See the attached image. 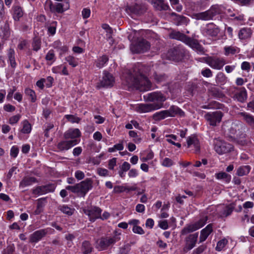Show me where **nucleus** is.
<instances>
[{
  "mask_svg": "<svg viewBox=\"0 0 254 254\" xmlns=\"http://www.w3.org/2000/svg\"><path fill=\"white\" fill-rule=\"evenodd\" d=\"M162 165L163 166L169 167L173 165V162L171 159L169 158H165L163 160L162 162Z\"/></svg>",
  "mask_w": 254,
  "mask_h": 254,
  "instance_id": "864d4df0",
  "label": "nucleus"
},
{
  "mask_svg": "<svg viewBox=\"0 0 254 254\" xmlns=\"http://www.w3.org/2000/svg\"><path fill=\"white\" fill-rule=\"evenodd\" d=\"M120 239V238L117 235L112 237H102L96 241L95 247L99 251L105 250L111 245L114 244L116 242L119 241Z\"/></svg>",
  "mask_w": 254,
  "mask_h": 254,
  "instance_id": "20e7f679",
  "label": "nucleus"
},
{
  "mask_svg": "<svg viewBox=\"0 0 254 254\" xmlns=\"http://www.w3.org/2000/svg\"><path fill=\"white\" fill-rule=\"evenodd\" d=\"M144 68L143 65H139L129 71L126 79L129 86H133L140 91L150 89L151 83L141 70Z\"/></svg>",
  "mask_w": 254,
  "mask_h": 254,
  "instance_id": "f257e3e1",
  "label": "nucleus"
},
{
  "mask_svg": "<svg viewBox=\"0 0 254 254\" xmlns=\"http://www.w3.org/2000/svg\"><path fill=\"white\" fill-rule=\"evenodd\" d=\"M59 209L62 212L69 216L71 215L74 211V209H72L68 207L67 206L64 205L60 206L59 207Z\"/></svg>",
  "mask_w": 254,
  "mask_h": 254,
  "instance_id": "ea45409f",
  "label": "nucleus"
},
{
  "mask_svg": "<svg viewBox=\"0 0 254 254\" xmlns=\"http://www.w3.org/2000/svg\"><path fill=\"white\" fill-rule=\"evenodd\" d=\"M162 112L156 113L153 115V118L155 120H161L164 119V116L162 114Z\"/></svg>",
  "mask_w": 254,
  "mask_h": 254,
  "instance_id": "338daca9",
  "label": "nucleus"
},
{
  "mask_svg": "<svg viewBox=\"0 0 254 254\" xmlns=\"http://www.w3.org/2000/svg\"><path fill=\"white\" fill-rule=\"evenodd\" d=\"M146 101L149 102L157 101V103H160L162 105V102L166 100L165 97L161 92H152L148 94L146 96H144Z\"/></svg>",
  "mask_w": 254,
  "mask_h": 254,
  "instance_id": "4468645a",
  "label": "nucleus"
},
{
  "mask_svg": "<svg viewBox=\"0 0 254 254\" xmlns=\"http://www.w3.org/2000/svg\"><path fill=\"white\" fill-rule=\"evenodd\" d=\"M146 9L144 5L135 3L132 5H127L125 10L129 15H140L143 13Z\"/></svg>",
  "mask_w": 254,
  "mask_h": 254,
  "instance_id": "9b49d317",
  "label": "nucleus"
},
{
  "mask_svg": "<svg viewBox=\"0 0 254 254\" xmlns=\"http://www.w3.org/2000/svg\"><path fill=\"white\" fill-rule=\"evenodd\" d=\"M162 107L160 103L140 104L136 107L139 113H147L160 109Z\"/></svg>",
  "mask_w": 254,
  "mask_h": 254,
  "instance_id": "1a4fd4ad",
  "label": "nucleus"
},
{
  "mask_svg": "<svg viewBox=\"0 0 254 254\" xmlns=\"http://www.w3.org/2000/svg\"><path fill=\"white\" fill-rule=\"evenodd\" d=\"M82 15L83 18H88L90 15V10L88 8H84L82 11Z\"/></svg>",
  "mask_w": 254,
  "mask_h": 254,
  "instance_id": "69168bd1",
  "label": "nucleus"
},
{
  "mask_svg": "<svg viewBox=\"0 0 254 254\" xmlns=\"http://www.w3.org/2000/svg\"><path fill=\"white\" fill-rule=\"evenodd\" d=\"M225 55L228 56L230 54L234 55L239 52V49L233 46H228L224 47Z\"/></svg>",
  "mask_w": 254,
  "mask_h": 254,
  "instance_id": "4c0bfd02",
  "label": "nucleus"
},
{
  "mask_svg": "<svg viewBox=\"0 0 254 254\" xmlns=\"http://www.w3.org/2000/svg\"><path fill=\"white\" fill-rule=\"evenodd\" d=\"M205 62L212 68L218 70L221 69L225 64L224 59L211 57L207 58Z\"/></svg>",
  "mask_w": 254,
  "mask_h": 254,
  "instance_id": "9d476101",
  "label": "nucleus"
},
{
  "mask_svg": "<svg viewBox=\"0 0 254 254\" xmlns=\"http://www.w3.org/2000/svg\"><path fill=\"white\" fill-rule=\"evenodd\" d=\"M78 143V141L77 139L64 140L60 142L58 144L57 147L61 151L68 150Z\"/></svg>",
  "mask_w": 254,
  "mask_h": 254,
  "instance_id": "a211bd4d",
  "label": "nucleus"
},
{
  "mask_svg": "<svg viewBox=\"0 0 254 254\" xmlns=\"http://www.w3.org/2000/svg\"><path fill=\"white\" fill-rule=\"evenodd\" d=\"M92 184L93 182L91 179L87 178L74 186H67L65 189L70 190L72 192L79 193L82 196H84L92 188Z\"/></svg>",
  "mask_w": 254,
  "mask_h": 254,
  "instance_id": "f03ea898",
  "label": "nucleus"
},
{
  "mask_svg": "<svg viewBox=\"0 0 254 254\" xmlns=\"http://www.w3.org/2000/svg\"><path fill=\"white\" fill-rule=\"evenodd\" d=\"M75 177L77 180H81L84 178L85 175L83 172L78 170L75 173Z\"/></svg>",
  "mask_w": 254,
  "mask_h": 254,
  "instance_id": "680f3d73",
  "label": "nucleus"
},
{
  "mask_svg": "<svg viewBox=\"0 0 254 254\" xmlns=\"http://www.w3.org/2000/svg\"><path fill=\"white\" fill-rule=\"evenodd\" d=\"M152 76L153 77L155 81L157 83H160L166 80L167 76L165 74L158 73L156 71H154L153 73Z\"/></svg>",
  "mask_w": 254,
  "mask_h": 254,
  "instance_id": "f704fd0d",
  "label": "nucleus"
},
{
  "mask_svg": "<svg viewBox=\"0 0 254 254\" xmlns=\"http://www.w3.org/2000/svg\"><path fill=\"white\" fill-rule=\"evenodd\" d=\"M198 238V233H195L190 235L185 239L186 245L183 249L185 253H187L192 249L195 245Z\"/></svg>",
  "mask_w": 254,
  "mask_h": 254,
  "instance_id": "f8f14e48",
  "label": "nucleus"
},
{
  "mask_svg": "<svg viewBox=\"0 0 254 254\" xmlns=\"http://www.w3.org/2000/svg\"><path fill=\"white\" fill-rule=\"evenodd\" d=\"M239 115L243 118V120L252 129H254V117L246 112H241Z\"/></svg>",
  "mask_w": 254,
  "mask_h": 254,
  "instance_id": "5701e85b",
  "label": "nucleus"
},
{
  "mask_svg": "<svg viewBox=\"0 0 254 254\" xmlns=\"http://www.w3.org/2000/svg\"><path fill=\"white\" fill-rule=\"evenodd\" d=\"M216 82L218 83H224L226 81V77L222 72H219L216 77Z\"/></svg>",
  "mask_w": 254,
  "mask_h": 254,
  "instance_id": "09e8293b",
  "label": "nucleus"
},
{
  "mask_svg": "<svg viewBox=\"0 0 254 254\" xmlns=\"http://www.w3.org/2000/svg\"><path fill=\"white\" fill-rule=\"evenodd\" d=\"M56 22H54L52 23V25L49 26L48 27V32L51 33L52 35H54L56 33V27L55 24L56 23Z\"/></svg>",
  "mask_w": 254,
  "mask_h": 254,
  "instance_id": "e2e57ef3",
  "label": "nucleus"
},
{
  "mask_svg": "<svg viewBox=\"0 0 254 254\" xmlns=\"http://www.w3.org/2000/svg\"><path fill=\"white\" fill-rule=\"evenodd\" d=\"M150 46V44L148 41L141 39L138 40L135 44L131 45L130 50L133 53H143L149 50Z\"/></svg>",
  "mask_w": 254,
  "mask_h": 254,
  "instance_id": "423d86ee",
  "label": "nucleus"
},
{
  "mask_svg": "<svg viewBox=\"0 0 254 254\" xmlns=\"http://www.w3.org/2000/svg\"><path fill=\"white\" fill-rule=\"evenodd\" d=\"M130 168V164L127 162H124L122 165L121 166L120 168L121 170H123V171L127 172V171L129 170Z\"/></svg>",
  "mask_w": 254,
  "mask_h": 254,
  "instance_id": "0e129e2a",
  "label": "nucleus"
},
{
  "mask_svg": "<svg viewBox=\"0 0 254 254\" xmlns=\"http://www.w3.org/2000/svg\"><path fill=\"white\" fill-rule=\"evenodd\" d=\"M228 241L226 239H223L219 241L217 244L216 250L218 251H221L225 247Z\"/></svg>",
  "mask_w": 254,
  "mask_h": 254,
  "instance_id": "de8ad7c7",
  "label": "nucleus"
},
{
  "mask_svg": "<svg viewBox=\"0 0 254 254\" xmlns=\"http://www.w3.org/2000/svg\"><path fill=\"white\" fill-rule=\"evenodd\" d=\"M31 130V125L27 120H25L23 122V127L21 129V131L23 133H29Z\"/></svg>",
  "mask_w": 254,
  "mask_h": 254,
  "instance_id": "79ce46f5",
  "label": "nucleus"
},
{
  "mask_svg": "<svg viewBox=\"0 0 254 254\" xmlns=\"http://www.w3.org/2000/svg\"><path fill=\"white\" fill-rule=\"evenodd\" d=\"M13 9V18L15 20H19V18L23 15V12L21 7L19 6H14Z\"/></svg>",
  "mask_w": 254,
  "mask_h": 254,
  "instance_id": "473e14b6",
  "label": "nucleus"
},
{
  "mask_svg": "<svg viewBox=\"0 0 254 254\" xmlns=\"http://www.w3.org/2000/svg\"><path fill=\"white\" fill-rule=\"evenodd\" d=\"M218 13V8L216 6H212L205 11L192 14L191 17L197 20L207 21L212 19L213 17Z\"/></svg>",
  "mask_w": 254,
  "mask_h": 254,
  "instance_id": "7ed1b4c3",
  "label": "nucleus"
},
{
  "mask_svg": "<svg viewBox=\"0 0 254 254\" xmlns=\"http://www.w3.org/2000/svg\"><path fill=\"white\" fill-rule=\"evenodd\" d=\"M252 34L250 28H244L242 29L239 32V37L241 39H245L251 37Z\"/></svg>",
  "mask_w": 254,
  "mask_h": 254,
  "instance_id": "7c9ffc66",
  "label": "nucleus"
},
{
  "mask_svg": "<svg viewBox=\"0 0 254 254\" xmlns=\"http://www.w3.org/2000/svg\"><path fill=\"white\" fill-rule=\"evenodd\" d=\"M171 117H174L176 116H179L183 117L185 116V113L179 107L176 106H172L169 109Z\"/></svg>",
  "mask_w": 254,
  "mask_h": 254,
  "instance_id": "cd10ccee",
  "label": "nucleus"
},
{
  "mask_svg": "<svg viewBox=\"0 0 254 254\" xmlns=\"http://www.w3.org/2000/svg\"><path fill=\"white\" fill-rule=\"evenodd\" d=\"M33 49L34 51H38L41 47V41L39 39L35 38L33 40L32 44Z\"/></svg>",
  "mask_w": 254,
  "mask_h": 254,
  "instance_id": "3c124183",
  "label": "nucleus"
},
{
  "mask_svg": "<svg viewBox=\"0 0 254 254\" xmlns=\"http://www.w3.org/2000/svg\"><path fill=\"white\" fill-rule=\"evenodd\" d=\"M81 136V132L78 128H70L65 131L64 134V138L65 139H71V140L76 139V138Z\"/></svg>",
  "mask_w": 254,
  "mask_h": 254,
  "instance_id": "aec40b11",
  "label": "nucleus"
},
{
  "mask_svg": "<svg viewBox=\"0 0 254 254\" xmlns=\"http://www.w3.org/2000/svg\"><path fill=\"white\" fill-rule=\"evenodd\" d=\"M186 44L201 54H203L205 52L203 47L196 39L190 38Z\"/></svg>",
  "mask_w": 254,
  "mask_h": 254,
  "instance_id": "6ab92c4d",
  "label": "nucleus"
},
{
  "mask_svg": "<svg viewBox=\"0 0 254 254\" xmlns=\"http://www.w3.org/2000/svg\"><path fill=\"white\" fill-rule=\"evenodd\" d=\"M36 182H37V179L34 177H25L20 182L19 184V187L24 188Z\"/></svg>",
  "mask_w": 254,
  "mask_h": 254,
  "instance_id": "bb28decb",
  "label": "nucleus"
},
{
  "mask_svg": "<svg viewBox=\"0 0 254 254\" xmlns=\"http://www.w3.org/2000/svg\"><path fill=\"white\" fill-rule=\"evenodd\" d=\"M55 189V186L49 184L36 187L33 190V193L36 195H41L48 192H53Z\"/></svg>",
  "mask_w": 254,
  "mask_h": 254,
  "instance_id": "2eb2a0df",
  "label": "nucleus"
},
{
  "mask_svg": "<svg viewBox=\"0 0 254 254\" xmlns=\"http://www.w3.org/2000/svg\"><path fill=\"white\" fill-rule=\"evenodd\" d=\"M235 97L238 101L243 102L247 99V92L244 88H242L235 94Z\"/></svg>",
  "mask_w": 254,
  "mask_h": 254,
  "instance_id": "c756f323",
  "label": "nucleus"
},
{
  "mask_svg": "<svg viewBox=\"0 0 254 254\" xmlns=\"http://www.w3.org/2000/svg\"><path fill=\"white\" fill-rule=\"evenodd\" d=\"M48 233L46 229H41L34 232L30 235L29 241L30 243H37L44 237Z\"/></svg>",
  "mask_w": 254,
  "mask_h": 254,
  "instance_id": "f3484780",
  "label": "nucleus"
},
{
  "mask_svg": "<svg viewBox=\"0 0 254 254\" xmlns=\"http://www.w3.org/2000/svg\"><path fill=\"white\" fill-rule=\"evenodd\" d=\"M223 114L222 112L217 111L213 112L207 113L204 115V118L210 126H216L222 120Z\"/></svg>",
  "mask_w": 254,
  "mask_h": 254,
  "instance_id": "0eeeda50",
  "label": "nucleus"
},
{
  "mask_svg": "<svg viewBox=\"0 0 254 254\" xmlns=\"http://www.w3.org/2000/svg\"><path fill=\"white\" fill-rule=\"evenodd\" d=\"M192 145L194 147L196 152L199 151V142L198 139L194 136L189 137L187 139L188 147H190Z\"/></svg>",
  "mask_w": 254,
  "mask_h": 254,
  "instance_id": "c85d7f7f",
  "label": "nucleus"
},
{
  "mask_svg": "<svg viewBox=\"0 0 254 254\" xmlns=\"http://www.w3.org/2000/svg\"><path fill=\"white\" fill-rule=\"evenodd\" d=\"M8 57L11 66L13 68H14L16 65V64L15 60L14 51L13 49H10L9 50Z\"/></svg>",
  "mask_w": 254,
  "mask_h": 254,
  "instance_id": "e433bc0d",
  "label": "nucleus"
},
{
  "mask_svg": "<svg viewBox=\"0 0 254 254\" xmlns=\"http://www.w3.org/2000/svg\"><path fill=\"white\" fill-rule=\"evenodd\" d=\"M207 218H205L200 219L194 224L187 225L182 230L181 235H185L199 229L205 224Z\"/></svg>",
  "mask_w": 254,
  "mask_h": 254,
  "instance_id": "6e6552de",
  "label": "nucleus"
},
{
  "mask_svg": "<svg viewBox=\"0 0 254 254\" xmlns=\"http://www.w3.org/2000/svg\"><path fill=\"white\" fill-rule=\"evenodd\" d=\"M92 250L93 248L89 242L84 241L82 243L81 251H82L83 254H89L92 252Z\"/></svg>",
  "mask_w": 254,
  "mask_h": 254,
  "instance_id": "72a5a7b5",
  "label": "nucleus"
},
{
  "mask_svg": "<svg viewBox=\"0 0 254 254\" xmlns=\"http://www.w3.org/2000/svg\"><path fill=\"white\" fill-rule=\"evenodd\" d=\"M171 15L175 17L174 21L177 25H187L189 23V19L184 16L177 14L175 12L171 13Z\"/></svg>",
  "mask_w": 254,
  "mask_h": 254,
  "instance_id": "4be33fe9",
  "label": "nucleus"
},
{
  "mask_svg": "<svg viewBox=\"0 0 254 254\" xmlns=\"http://www.w3.org/2000/svg\"><path fill=\"white\" fill-rule=\"evenodd\" d=\"M205 248V246L203 245L200 246L193 252L192 254H200L204 251Z\"/></svg>",
  "mask_w": 254,
  "mask_h": 254,
  "instance_id": "774afa93",
  "label": "nucleus"
},
{
  "mask_svg": "<svg viewBox=\"0 0 254 254\" xmlns=\"http://www.w3.org/2000/svg\"><path fill=\"white\" fill-rule=\"evenodd\" d=\"M102 27L106 31L107 33L109 34L108 37L110 38V36L111 35V34L113 32V30H112V28L107 24H102Z\"/></svg>",
  "mask_w": 254,
  "mask_h": 254,
  "instance_id": "052dcab7",
  "label": "nucleus"
},
{
  "mask_svg": "<svg viewBox=\"0 0 254 254\" xmlns=\"http://www.w3.org/2000/svg\"><path fill=\"white\" fill-rule=\"evenodd\" d=\"M251 170L250 166H242L239 167L237 171V175L239 176H243L248 174Z\"/></svg>",
  "mask_w": 254,
  "mask_h": 254,
  "instance_id": "2f4dec72",
  "label": "nucleus"
},
{
  "mask_svg": "<svg viewBox=\"0 0 254 254\" xmlns=\"http://www.w3.org/2000/svg\"><path fill=\"white\" fill-rule=\"evenodd\" d=\"M154 8L158 10H167L169 9L168 4L164 3L163 0H152Z\"/></svg>",
  "mask_w": 254,
  "mask_h": 254,
  "instance_id": "a878e982",
  "label": "nucleus"
},
{
  "mask_svg": "<svg viewBox=\"0 0 254 254\" xmlns=\"http://www.w3.org/2000/svg\"><path fill=\"white\" fill-rule=\"evenodd\" d=\"M117 163V159L116 158H113L112 159L110 160L108 164V168L110 170H113L114 167L116 165Z\"/></svg>",
  "mask_w": 254,
  "mask_h": 254,
  "instance_id": "bf43d9fd",
  "label": "nucleus"
},
{
  "mask_svg": "<svg viewBox=\"0 0 254 254\" xmlns=\"http://www.w3.org/2000/svg\"><path fill=\"white\" fill-rule=\"evenodd\" d=\"M65 118L72 123H78L81 120L80 118L72 115H66Z\"/></svg>",
  "mask_w": 254,
  "mask_h": 254,
  "instance_id": "49530a36",
  "label": "nucleus"
},
{
  "mask_svg": "<svg viewBox=\"0 0 254 254\" xmlns=\"http://www.w3.org/2000/svg\"><path fill=\"white\" fill-rule=\"evenodd\" d=\"M173 7L178 12H181L183 9V6L179 4V0H169Z\"/></svg>",
  "mask_w": 254,
  "mask_h": 254,
  "instance_id": "c03bdc74",
  "label": "nucleus"
},
{
  "mask_svg": "<svg viewBox=\"0 0 254 254\" xmlns=\"http://www.w3.org/2000/svg\"><path fill=\"white\" fill-rule=\"evenodd\" d=\"M65 60L67 62H68L69 65H70L73 67H76L78 65L77 61L76 60L75 58L73 56H67L65 58Z\"/></svg>",
  "mask_w": 254,
  "mask_h": 254,
  "instance_id": "a18cd8bd",
  "label": "nucleus"
},
{
  "mask_svg": "<svg viewBox=\"0 0 254 254\" xmlns=\"http://www.w3.org/2000/svg\"><path fill=\"white\" fill-rule=\"evenodd\" d=\"M84 213L88 216L91 221H94L101 216V210L99 207H94L90 209H84Z\"/></svg>",
  "mask_w": 254,
  "mask_h": 254,
  "instance_id": "dca6fc26",
  "label": "nucleus"
},
{
  "mask_svg": "<svg viewBox=\"0 0 254 254\" xmlns=\"http://www.w3.org/2000/svg\"><path fill=\"white\" fill-rule=\"evenodd\" d=\"M210 93L216 98H222L224 96L223 93L216 87H212L209 89Z\"/></svg>",
  "mask_w": 254,
  "mask_h": 254,
  "instance_id": "58836bf2",
  "label": "nucleus"
},
{
  "mask_svg": "<svg viewBox=\"0 0 254 254\" xmlns=\"http://www.w3.org/2000/svg\"><path fill=\"white\" fill-rule=\"evenodd\" d=\"M170 38L178 40L187 44L190 37L179 31H173L170 34Z\"/></svg>",
  "mask_w": 254,
  "mask_h": 254,
  "instance_id": "b1692460",
  "label": "nucleus"
},
{
  "mask_svg": "<svg viewBox=\"0 0 254 254\" xmlns=\"http://www.w3.org/2000/svg\"><path fill=\"white\" fill-rule=\"evenodd\" d=\"M201 74L206 77H210L212 76V72L209 68H206L201 72Z\"/></svg>",
  "mask_w": 254,
  "mask_h": 254,
  "instance_id": "5fc2aeb1",
  "label": "nucleus"
},
{
  "mask_svg": "<svg viewBox=\"0 0 254 254\" xmlns=\"http://www.w3.org/2000/svg\"><path fill=\"white\" fill-rule=\"evenodd\" d=\"M20 118V115H16L11 117L9 120V123L10 124H14L18 122Z\"/></svg>",
  "mask_w": 254,
  "mask_h": 254,
  "instance_id": "6e6d98bb",
  "label": "nucleus"
},
{
  "mask_svg": "<svg viewBox=\"0 0 254 254\" xmlns=\"http://www.w3.org/2000/svg\"><path fill=\"white\" fill-rule=\"evenodd\" d=\"M45 6L49 8L50 11L52 12H56V4L54 5L51 0H47L45 3Z\"/></svg>",
  "mask_w": 254,
  "mask_h": 254,
  "instance_id": "603ef678",
  "label": "nucleus"
},
{
  "mask_svg": "<svg viewBox=\"0 0 254 254\" xmlns=\"http://www.w3.org/2000/svg\"><path fill=\"white\" fill-rule=\"evenodd\" d=\"M108 61V58L104 55L98 59L96 62V66L100 68H102Z\"/></svg>",
  "mask_w": 254,
  "mask_h": 254,
  "instance_id": "a19ab883",
  "label": "nucleus"
},
{
  "mask_svg": "<svg viewBox=\"0 0 254 254\" xmlns=\"http://www.w3.org/2000/svg\"><path fill=\"white\" fill-rule=\"evenodd\" d=\"M214 150L219 154L230 152L233 148L232 144L219 139H214Z\"/></svg>",
  "mask_w": 254,
  "mask_h": 254,
  "instance_id": "39448f33",
  "label": "nucleus"
},
{
  "mask_svg": "<svg viewBox=\"0 0 254 254\" xmlns=\"http://www.w3.org/2000/svg\"><path fill=\"white\" fill-rule=\"evenodd\" d=\"M15 250V247L13 244L8 246L3 251V254H13Z\"/></svg>",
  "mask_w": 254,
  "mask_h": 254,
  "instance_id": "8fccbe9b",
  "label": "nucleus"
},
{
  "mask_svg": "<svg viewBox=\"0 0 254 254\" xmlns=\"http://www.w3.org/2000/svg\"><path fill=\"white\" fill-rule=\"evenodd\" d=\"M204 30L206 34L211 37H216L220 32L218 27L213 23L208 24Z\"/></svg>",
  "mask_w": 254,
  "mask_h": 254,
  "instance_id": "412c9836",
  "label": "nucleus"
},
{
  "mask_svg": "<svg viewBox=\"0 0 254 254\" xmlns=\"http://www.w3.org/2000/svg\"><path fill=\"white\" fill-rule=\"evenodd\" d=\"M19 149L16 146H13L10 150V155L13 158H15L18 153Z\"/></svg>",
  "mask_w": 254,
  "mask_h": 254,
  "instance_id": "4d7b16f0",
  "label": "nucleus"
},
{
  "mask_svg": "<svg viewBox=\"0 0 254 254\" xmlns=\"http://www.w3.org/2000/svg\"><path fill=\"white\" fill-rule=\"evenodd\" d=\"M212 231L213 225L212 224H208L205 228L202 229L200 232V235L199 237L200 242L204 241Z\"/></svg>",
  "mask_w": 254,
  "mask_h": 254,
  "instance_id": "393cba45",
  "label": "nucleus"
},
{
  "mask_svg": "<svg viewBox=\"0 0 254 254\" xmlns=\"http://www.w3.org/2000/svg\"><path fill=\"white\" fill-rule=\"evenodd\" d=\"M216 178L218 180H223L226 183H229L231 181V177L225 172H221L216 174Z\"/></svg>",
  "mask_w": 254,
  "mask_h": 254,
  "instance_id": "c9c22d12",
  "label": "nucleus"
},
{
  "mask_svg": "<svg viewBox=\"0 0 254 254\" xmlns=\"http://www.w3.org/2000/svg\"><path fill=\"white\" fill-rule=\"evenodd\" d=\"M132 231L134 233H136L138 234L142 235L144 233V231L142 229V228L140 226H135L133 227Z\"/></svg>",
  "mask_w": 254,
  "mask_h": 254,
  "instance_id": "13d9d810",
  "label": "nucleus"
},
{
  "mask_svg": "<svg viewBox=\"0 0 254 254\" xmlns=\"http://www.w3.org/2000/svg\"><path fill=\"white\" fill-rule=\"evenodd\" d=\"M25 93L27 96H29L32 102H35L36 100V96L35 92L33 90L30 88H26L25 90Z\"/></svg>",
  "mask_w": 254,
  "mask_h": 254,
  "instance_id": "37998d69",
  "label": "nucleus"
},
{
  "mask_svg": "<svg viewBox=\"0 0 254 254\" xmlns=\"http://www.w3.org/2000/svg\"><path fill=\"white\" fill-rule=\"evenodd\" d=\"M115 82L114 77L111 73L107 71L104 72V75L100 83V85H98V87H109L113 86Z\"/></svg>",
  "mask_w": 254,
  "mask_h": 254,
  "instance_id": "ddd939ff",
  "label": "nucleus"
}]
</instances>
